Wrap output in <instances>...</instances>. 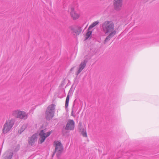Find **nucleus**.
Here are the masks:
<instances>
[{"instance_id":"nucleus-1","label":"nucleus","mask_w":159,"mask_h":159,"mask_svg":"<svg viewBox=\"0 0 159 159\" xmlns=\"http://www.w3.org/2000/svg\"><path fill=\"white\" fill-rule=\"evenodd\" d=\"M114 24L111 21L107 20L102 25V29L105 34L113 32L114 29Z\"/></svg>"},{"instance_id":"nucleus-2","label":"nucleus","mask_w":159,"mask_h":159,"mask_svg":"<svg viewBox=\"0 0 159 159\" xmlns=\"http://www.w3.org/2000/svg\"><path fill=\"white\" fill-rule=\"evenodd\" d=\"M55 105L53 104L48 106L46 111V118L47 120H50L54 116Z\"/></svg>"},{"instance_id":"nucleus-3","label":"nucleus","mask_w":159,"mask_h":159,"mask_svg":"<svg viewBox=\"0 0 159 159\" xmlns=\"http://www.w3.org/2000/svg\"><path fill=\"white\" fill-rule=\"evenodd\" d=\"M14 123L15 120L14 119L9 118L4 125L2 130L3 133L4 134H6L10 131L12 128Z\"/></svg>"},{"instance_id":"nucleus-4","label":"nucleus","mask_w":159,"mask_h":159,"mask_svg":"<svg viewBox=\"0 0 159 159\" xmlns=\"http://www.w3.org/2000/svg\"><path fill=\"white\" fill-rule=\"evenodd\" d=\"M12 115L15 117L21 119H26L28 117L27 115L25 112L19 110L13 111L12 112Z\"/></svg>"},{"instance_id":"nucleus-5","label":"nucleus","mask_w":159,"mask_h":159,"mask_svg":"<svg viewBox=\"0 0 159 159\" xmlns=\"http://www.w3.org/2000/svg\"><path fill=\"white\" fill-rule=\"evenodd\" d=\"M46 131L44 130H41L39 133V136L40 138L39 140V142L40 143H42L45 140L46 138L49 136L51 133V131H49L46 133Z\"/></svg>"},{"instance_id":"nucleus-6","label":"nucleus","mask_w":159,"mask_h":159,"mask_svg":"<svg viewBox=\"0 0 159 159\" xmlns=\"http://www.w3.org/2000/svg\"><path fill=\"white\" fill-rule=\"evenodd\" d=\"M55 152L57 153V157H58L62 152L63 149V146L61 143L59 141L55 142Z\"/></svg>"},{"instance_id":"nucleus-7","label":"nucleus","mask_w":159,"mask_h":159,"mask_svg":"<svg viewBox=\"0 0 159 159\" xmlns=\"http://www.w3.org/2000/svg\"><path fill=\"white\" fill-rule=\"evenodd\" d=\"M123 5V0H114L113 6L114 9L117 11L121 10Z\"/></svg>"},{"instance_id":"nucleus-8","label":"nucleus","mask_w":159,"mask_h":159,"mask_svg":"<svg viewBox=\"0 0 159 159\" xmlns=\"http://www.w3.org/2000/svg\"><path fill=\"white\" fill-rule=\"evenodd\" d=\"M75 122L73 120H69L66 124L65 129L66 130H73L75 128Z\"/></svg>"},{"instance_id":"nucleus-9","label":"nucleus","mask_w":159,"mask_h":159,"mask_svg":"<svg viewBox=\"0 0 159 159\" xmlns=\"http://www.w3.org/2000/svg\"><path fill=\"white\" fill-rule=\"evenodd\" d=\"M70 28L74 35H79L82 30V27L80 26H72Z\"/></svg>"},{"instance_id":"nucleus-10","label":"nucleus","mask_w":159,"mask_h":159,"mask_svg":"<svg viewBox=\"0 0 159 159\" xmlns=\"http://www.w3.org/2000/svg\"><path fill=\"white\" fill-rule=\"evenodd\" d=\"M70 14L71 16L74 19H78L80 16V14L75 11L73 7H72L70 9Z\"/></svg>"},{"instance_id":"nucleus-11","label":"nucleus","mask_w":159,"mask_h":159,"mask_svg":"<svg viewBox=\"0 0 159 159\" xmlns=\"http://www.w3.org/2000/svg\"><path fill=\"white\" fill-rule=\"evenodd\" d=\"M87 61L86 60H84L82 62L81 64L79 66L78 70L77 72H76V74L78 75L82 70L85 67Z\"/></svg>"},{"instance_id":"nucleus-12","label":"nucleus","mask_w":159,"mask_h":159,"mask_svg":"<svg viewBox=\"0 0 159 159\" xmlns=\"http://www.w3.org/2000/svg\"><path fill=\"white\" fill-rule=\"evenodd\" d=\"M37 135L36 134H34L31 137H30L28 139V143L29 145L32 146L37 141Z\"/></svg>"},{"instance_id":"nucleus-13","label":"nucleus","mask_w":159,"mask_h":159,"mask_svg":"<svg viewBox=\"0 0 159 159\" xmlns=\"http://www.w3.org/2000/svg\"><path fill=\"white\" fill-rule=\"evenodd\" d=\"M116 30L113 31V32H111L109 35L107 36L105 40L104 43H106L112 37L116 34Z\"/></svg>"},{"instance_id":"nucleus-14","label":"nucleus","mask_w":159,"mask_h":159,"mask_svg":"<svg viewBox=\"0 0 159 159\" xmlns=\"http://www.w3.org/2000/svg\"><path fill=\"white\" fill-rule=\"evenodd\" d=\"M78 129L80 130V132L84 137H87V135L86 129L82 128L81 126L79 127Z\"/></svg>"},{"instance_id":"nucleus-15","label":"nucleus","mask_w":159,"mask_h":159,"mask_svg":"<svg viewBox=\"0 0 159 159\" xmlns=\"http://www.w3.org/2000/svg\"><path fill=\"white\" fill-rule=\"evenodd\" d=\"M13 155V153L12 152H6L4 157V159H11Z\"/></svg>"},{"instance_id":"nucleus-16","label":"nucleus","mask_w":159,"mask_h":159,"mask_svg":"<svg viewBox=\"0 0 159 159\" xmlns=\"http://www.w3.org/2000/svg\"><path fill=\"white\" fill-rule=\"evenodd\" d=\"M90 29L89 28L87 30V32L85 35V39H88L91 35L92 33V31L90 30Z\"/></svg>"},{"instance_id":"nucleus-17","label":"nucleus","mask_w":159,"mask_h":159,"mask_svg":"<svg viewBox=\"0 0 159 159\" xmlns=\"http://www.w3.org/2000/svg\"><path fill=\"white\" fill-rule=\"evenodd\" d=\"M26 128V126L25 125H23L20 129L18 131V133L19 134H21Z\"/></svg>"},{"instance_id":"nucleus-18","label":"nucleus","mask_w":159,"mask_h":159,"mask_svg":"<svg viewBox=\"0 0 159 159\" xmlns=\"http://www.w3.org/2000/svg\"><path fill=\"white\" fill-rule=\"evenodd\" d=\"M70 94H68L67 96L66 97V103H65V107H67L68 105L69 101V95Z\"/></svg>"},{"instance_id":"nucleus-19","label":"nucleus","mask_w":159,"mask_h":159,"mask_svg":"<svg viewBox=\"0 0 159 159\" xmlns=\"http://www.w3.org/2000/svg\"><path fill=\"white\" fill-rule=\"evenodd\" d=\"M99 23V22L98 21H95L89 27V29H92L94 26H95L96 25H97L98 23Z\"/></svg>"},{"instance_id":"nucleus-20","label":"nucleus","mask_w":159,"mask_h":159,"mask_svg":"<svg viewBox=\"0 0 159 159\" xmlns=\"http://www.w3.org/2000/svg\"><path fill=\"white\" fill-rule=\"evenodd\" d=\"M127 15L126 13L123 14V15H122V16H121V19H128L127 17Z\"/></svg>"},{"instance_id":"nucleus-21","label":"nucleus","mask_w":159,"mask_h":159,"mask_svg":"<svg viewBox=\"0 0 159 159\" xmlns=\"http://www.w3.org/2000/svg\"><path fill=\"white\" fill-rule=\"evenodd\" d=\"M73 91V90L72 89V88H71L69 92V93H68V94H69L70 95H71V93Z\"/></svg>"},{"instance_id":"nucleus-22","label":"nucleus","mask_w":159,"mask_h":159,"mask_svg":"<svg viewBox=\"0 0 159 159\" xmlns=\"http://www.w3.org/2000/svg\"><path fill=\"white\" fill-rule=\"evenodd\" d=\"M73 111H74V108H72V111H71V115L74 117L75 115L73 114Z\"/></svg>"},{"instance_id":"nucleus-23","label":"nucleus","mask_w":159,"mask_h":159,"mask_svg":"<svg viewBox=\"0 0 159 159\" xmlns=\"http://www.w3.org/2000/svg\"><path fill=\"white\" fill-rule=\"evenodd\" d=\"M74 67H72L70 69V71H72L74 69Z\"/></svg>"},{"instance_id":"nucleus-24","label":"nucleus","mask_w":159,"mask_h":159,"mask_svg":"<svg viewBox=\"0 0 159 159\" xmlns=\"http://www.w3.org/2000/svg\"><path fill=\"white\" fill-rule=\"evenodd\" d=\"M144 2H146L148 1V0H143Z\"/></svg>"}]
</instances>
